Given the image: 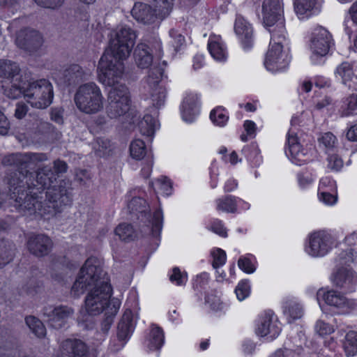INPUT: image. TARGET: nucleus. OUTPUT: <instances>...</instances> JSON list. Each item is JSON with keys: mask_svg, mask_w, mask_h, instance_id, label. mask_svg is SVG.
Listing matches in <instances>:
<instances>
[{"mask_svg": "<svg viewBox=\"0 0 357 357\" xmlns=\"http://www.w3.org/2000/svg\"><path fill=\"white\" fill-rule=\"evenodd\" d=\"M86 290L89 291L84 301L85 311L81 312L77 320L79 324L89 329L93 324L90 317L106 312L112 300L110 299L112 287L107 275L95 257H90L85 261L71 289L77 296Z\"/></svg>", "mask_w": 357, "mask_h": 357, "instance_id": "f257e3e1", "label": "nucleus"}, {"mask_svg": "<svg viewBox=\"0 0 357 357\" xmlns=\"http://www.w3.org/2000/svg\"><path fill=\"white\" fill-rule=\"evenodd\" d=\"M136 38L135 31L126 26L118 28L111 33L108 47L98 64V78L104 85H114L122 77L124 72L123 61L130 56Z\"/></svg>", "mask_w": 357, "mask_h": 357, "instance_id": "f03ea898", "label": "nucleus"}, {"mask_svg": "<svg viewBox=\"0 0 357 357\" xmlns=\"http://www.w3.org/2000/svg\"><path fill=\"white\" fill-rule=\"evenodd\" d=\"M15 171L8 172L6 181L9 188L10 204L23 215H32L40 210L42 202L39 200L37 192L30 191L33 181L31 171L16 167Z\"/></svg>", "mask_w": 357, "mask_h": 357, "instance_id": "7ed1b4c3", "label": "nucleus"}, {"mask_svg": "<svg viewBox=\"0 0 357 357\" xmlns=\"http://www.w3.org/2000/svg\"><path fill=\"white\" fill-rule=\"evenodd\" d=\"M130 213H135L138 219L144 220V224L140 227V231L144 236L151 235L153 237L160 236L162 227V213L160 209L156 210L153 215L146 212L149 206L145 199L141 197H133L128 204Z\"/></svg>", "mask_w": 357, "mask_h": 357, "instance_id": "20e7f679", "label": "nucleus"}, {"mask_svg": "<svg viewBox=\"0 0 357 357\" xmlns=\"http://www.w3.org/2000/svg\"><path fill=\"white\" fill-rule=\"evenodd\" d=\"M73 188L68 181L61 180L58 185L49 188L46 191L45 197L47 208L41 207L37 210L40 215L44 214L55 215L61 213L73 202Z\"/></svg>", "mask_w": 357, "mask_h": 357, "instance_id": "39448f33", "label": "nucleus"}, {"mask_svg": "<svg viewBox=\"0 0 357 357\" xmlns=\"http://www.w3.org/2000/svg\"><path fill=\"white\" fill-rule=\"evenodd\" d=\"M102 100L100 88L93 82L80 85L74 96L77 107L86 114H95L102 109Z\"/></svg>", "mask_w": 357, "mask_h": 357, "instance_id": "423d86ee", "label": "nucleus"}, {"mask_svg": "<svg viewBox=\"0 0 357 357\" xmlns=\"http://www.w3.org/2000/svg\"><path fill=\"white\" fill-rule=\"evenodd\" d=\"M25 96L32 107L45 109L52 102L54 93L51 83L45 79L33 80L28 75Z\"/></svg>", "mask_w": 357, "mask_h": 357, "instance_id": "0eeeda50", "label": "nucleus"}, {"mask_svg": "<svg viewBox=\"0 0 357 357\" xmlns=\"http://www.w3.org/2000/svg\"><path fill=\"white\" fill-rule=\"evenodd\" d=\"M271 32V47L268 50L264 61L266 69L276 72L284 69L288 65L287 54L283 51L282 42L284 40V33H278L275 30Z\"/></svg>", "mask_w": 357, "mask_h": 357, "instance_id": "6e6552de", "label": "nucleus"}, {"mask_svg": "<svg viewBox=\"0 0 357 357\" xmlns=\"http://www.w3.org/2000/svg\"><path fill=\"white\" fill-rule=\"evenodd\" d=\"M48 160L47 153H15L5 155L1 161L4 166L21 167L22 169H34L39 163Z\"/></svg>", "mask_w": 357, "mask_h": 357, "instance_id": "1a4fd4ad", "label": "nucleus"}, {"mask_svg": "<svg viewBox=\"0 0 357 357\" xmlns=\"http://www.w3.org/2000/svg\"><path fill=\"white\" fill-rule=\"evenodd\" d=\"M333 243L330 234L325 231H315L308 236L305 251L312 257H322L329 252Z\"/></svg>", "mask_w": 357, "mask_h": 357, "instance_id": "9d476101", "label": "nucleus"}, {"mask_svg": "<svg viewBox=\"0 0 357 357\" xmlns=\"http://www.w3.org/2000/svg\"><path fill=\"white\" fill-rule=\"evenodd\" d=\"M263 23L267 28L276 25L278 33H284L283 8L280 0H264L262 3Z\"/></svg>", "mask_w": 357, "mask_h": 357, "instance_id": "9b49d317", "label": "nucleus"}, {"mask_svg": "<svg viewBox=\"0 0 357 357\" xmlns=\"http://www.w3.org/2000/svg\"><path fill=\"white\" fill-rule=\"evenodd\" d=\"M15 43L19 48L31 54L40 50L43 38L38 31L26 28L17 33Z\"/></svg>", "mask_w": 357, "mask_h": 357, "instance_id": "f8f14e48", "label": "nucleus"}, {"mask_svg": "<svg viewBox=\"0 0 357 357\" xmlns=\"http://www.w3.org/2000/svg\"><path fill=\"white\" fill-rule=\"evenodd\" d=\"M74 313V310L67 305L56 307L47 306L43 310L45 321L53 328L60 329L63 327L67 319Z\"/></svg>", "mask_w": 357, "mask_h": 357, "instance_id": "ddd939ff", "label": "nucleus"}, {"mask_svg": "<svg viewBox=\"0 0 357 357\" xmlns=\"http://www.w3.org/2000/svg\"><path fill=\"white\" fill-rule=\"evenodd\" d=\"M331 281L337 288L349 289L357 284V273L350 266H335Z\"/></svg>", "mask_w": 357, "mask_h": 357, "instance_id": "4468645a", "label": "nucleus"}, {"mask_svg": "<svg viewBox=\"0 0 357 357\" xmlns=\"http://www.w3.org/2000/svg\"><path fill=\"white\" fill-rule=\"evenodd\" d=\"M33 181L31 184V191L36 189L41 193L45 189L52 188L51 185L56 181V174L50 166H43L37 169L36 172H31Z\"/></svg>", "mask_w": 357, "mask_h": 357, "instance_id": "2eb2a0df", "label": "nucleus"}, {"mask_svg": "<svg viewBox=\"0 0 357 357\" xmlns=\"http://www.w3.org/2000/svg\"><path fill=\"white\" fill-rule=\"evenodd\" d=\"M28 74L24 73V77H17L13 80H3L0 82V91L6 97L11 99L25 96L26 84Z\"/></svg>", "mask_w": 357, "mask_h": 357, "instance_id": "dca6fc26", "label": "nucleus"}, {"mask_svg": "<svg viewBox=\"0 0 357 357\" xmlns=\"http://www.w3.org/2000/svg\"><path fill=\"white\" fill-rule=\"evenodd\" d=\"M53 242L45 234H34L31 236L27 241V248L30 253L37 257L47 255L52 250Z\"/></svg>", "mask_w": 357, "mask_h": 357, "instance_id": "f3484780", "label": "nucleus"}, {"mask_svg": "<svg viewBox=\"0 0 357 357\" xmlns=\"http://www.w3.org/2000/svg\"><path fill=\"white\" fill-rule=\"evenodd\" d=\"M58 82L64 86H75L87 79V73L78 64L68 66L58 74Z\"/></svg>", "mask_w": 357, "mask_h": 357, "instance_id": "a211bd4d", "label": "nucleus"}, {"mask_svg": "<svg viewBox=\"0 0 357 357\" xmlns=\"http://www.w3.org/2000/svg\"><path fill=\"white\" fill-rule=\"evenodd\" d=\"M330 41L329 32L323 27H318L312 33L310 48L314 54L324 56L328 52Z\"/></svg>", "mask_w": 357, "mask_h": 357, "instance_id": "6ab92c4d", "label": "nucleus"}, {"mask_svg": "<svg viewBox=\"0 0 357 357\" xmlns=\"http://www.w3.org/2000/svg\"><path fill=\"white\" fill-rule=\"evenodd\" d=\"M134 330V322L132 312L130 310L127 309L117 326V337L122 342L118 347L115 344L111 347L114 351H118L125 344V341L130 337Z\"/></svg>", "mask_w": 357, "mask_h": 357, "instance_id": "aec40b11", "label": "nucleus"}, {"mask_svg": "<svg viewBox=\"0 0 357 357\" xmlns=\"http://www.w3.org/2000/svg\"><path fill=\"white\" fill-rule=\"evenodd\" d=\"M325 303L344 312H349L356 307L354 300L347 298L344 294L336 290H329L323 295Z\"/></svg>", "mask_w": 357, "mask_h": 357, "instance_id": "412c9836", "label": "nucleus"}, {"mask_svg": "<svg viewBox=\"0 0 357 357\" xmlns=\"http://www.w3.org/2000/svg\"><path fill=\"white\" fill-rule=\"evenodd\" d=\"M62 351L69 357H94L89 347L78 339H67L61 344Z\"/></svg>", "mask_w": 357, "mask_h": 357, "instance_id": "4be33fe9", "label": "nucleus"}, {"mask_svg": "<svg viewBox=\"0 0 357 357\" xmlns=\"http://www.w3.org/2000/svg\"><path fill=\"white\" fill-rule=\"evenodd\" d=\"M132 16L139 22L149 24L156 19V11L149 4L137 2L135 3L132 10Z\"/></svg>", "mask_w": 357, "mask_h": 357, "instance_id": "5701e85b", "label": "nucleus"}, {"mask_svg": "<svg viewBox=\"0 0 357 357\" xmlns=\"http://www.w3.org/2000/svg\"><path fill=\"white\" fill-rule=\"evenodd\" d=\"M133 56L135 64L141 69L149 68L153 60L151 48L144 43H139L134 50Z\"/></svg>", "mask_w": 357, "mask_h": 357, "instance_id": "b1692460", "label": "nucleus"}, {"mask_svg": "<svg viewBox=\"0 0 357 357\" xmlns=\"http://www.w3.org/2000/svg\"><path fill=\"white\" fill-rule=\"evenodd\" d=\"M119 81V79L118 80ZM115 83L109 91L107 96V102H125L130 104V92L128 88L125 84H117Z\"/></svg>", "mask_w": 357, "mask_h": 357, "instance_id": "393cba45", "label": "nucleus"}, {"mask_svg": "<svg viewBox=\"0 0 357 357\" xmlns=\"http://www.w3.org/2000/svg\"><path fill=\"white\" fill-rule=\"evenodd\" d=\"M148 347L150 350L159 351L165 342V335L162 328L152 324L148 336Z\"/></svg>", "mask_w": 357, "mask_h": 357, "instance_id": "a878e982", "label": "nucleus"}, {"mask_svg": "<svg viewBox=\"0 0 357 357\" xmlns=\"http://www.w3.org/2000/svg\"><path fill=\"white\" fill-rule=\"evenodd\" d=\"M197 97L194 95L186 96L182 105L183 119L187 122H192L198 112Z\"/></svg>", "mask_w": 357, "mask_h": 357, "instance_id": "bb28decb", "label": "nucleus"}, {"mask_svg": "<svg viewBox=\"0 0 357 357\" xmlns=\"http://www.w3.org/2000/svg\"><path fill=\"white\" fill-rule=\"evenodd\" d=\"M120 301L117 298H112L110 305L107 308V311L105 313V319L101 322L100 331L104 334H107L110 329V327L113 323L114 317L117 314L120 307Z\"/></svg>", "mask_w": 357, "mask_h": 357, "instance_id": "cd10ccee", "label": "nucleus"}, {"mask_svg": "<svg viewBox=\"0 0 357 357\" xmlns=\"http://www.w3.org/2000/svg\"><path fill=\"white\" fill-rule=\"evenodd\" d=\"M234 30L241 37L245 47L250 46V39L252 35V29L249 23L243 17H238L234 24Z\"/></svg>", "mask_w": 357, "mask_h": 357, "instance_id": "c85d7f7f", "label": "nucleus"}, {"mask_svg": "<svg viewBox=\"0 0 357 357\" xmlns=\"http://www.w3.org/2000/svg\"><path fill=\"white\" fill-rule=\"evenodd\" d=\"M0 77L10 81L17 77H24V74L20 73V68L16 63L10 61H0Z\"/></svg>", "mask_w": 357, "mask_h": 357, "instance_id": "c756f323", "label": "nucleus"}, {"mask_svg": "<svg viewBox=\"0 0 357 357\" xmlns=\"http://www.w3.org/2000/svg\"><path fill=\"white\" fill-rule=\"evenodd\" d=\"M15 250V245L13 242L6 239L0 240V268L13 260Z\"/></svg>", "mask_w": 357, "mask_h": 357, "instance_id": "7c9ffc66", "label": "nucleus"}, {"mask_svg": "<svg viewBox=\"0 0 357 357\" xmlns=\"http://www.w3.org/2000/svg\"><path fill=\"white\" fill-rule=\"evenodd\" d=\"M208 50L211 56L218 61H225L226 59V53L221 43L220 36H211L208 44Z\"/></svg>", "mask_w": 357, "mask_h": 357, "instance_id": "2f4dec72", "label": "nucleus"}, {"mask_svg": "<svg viewBox=\"0 0 357 357\" xmlns=\"http://www.w3.org/2000/svg\"><path fill=\"white\" fill-rule=\"evenodd\" d=\"M130 104L125 102H107L106 113L111 119H117L124 116L130 109Z\"/></svg>", "mask_w": 357, "mask_h": 357, "instance_id": "473e14b6", "label": "nucleus"}, {"mask_svg": "<svg viewBox=\"0 0 357 357\" xmlns=\"http://www.w3.org/2000/svg\"><path fill=\"white\" fill-rule=\"evenodd\" d=\"M288 150L289 155L297 162L305 160V154L296 136L289 135Z\"/></svg>", "mask_w": 357, "mask_h": 357, "instance_id": "72a5a7b5", "label": "nucleus"}, {"mask_svg": "<svg viewBox=\"0 0 357 357\" xmlns=\"http://www.w3.org/2000/svg\"><path fill=\"white\" fill-rule=\"evenodd\" d=\"M139 126L140 132L143 135L151 137L153 136L159 124L151 115L146 114L140 121Z\"/></svg>", "mask_w": 357, "mask_h": 357, "instance_id": "f704fd0d", "label": "nucleus"}, {"mask_svg": "<svg viewBox=\"0 0 357 357\" xmlns=\"http://www.w3.org/2000/svg\"><path fill=\"white\" fill-rule=\"evenodd\" d=\"M347 356H354L357 354V332L351 331L345 336L343 344Z\"/></svg>", "mask_w": 357, "mask_h": 357, "instance_id": "c9c22d12", "label": "nucleus"}, {"mask_svg": "<svg viewBox=\"0 0 357 357\" xmlns=\"http://www.w3.org/2000/svg\"><path fill=\"white\" fill-rule=\"evenodd\" d=\"M336 266H344L351 263H357V252L354 249L347 248L342 250L335 258Z\"/></svg>", "mask_w": 357, "mask_h": 357, "instance_id": "e433bc0d", "label": "nucleus"}, {"mask_svg": "<svg viewBox=\"0 0 357 357\" xmlns=\"http://www.w3.org/2000/svg\"><path fill=\"white\" fill-rule=\"evenodd\" d=\"M284 314L286 315L288 321L291 322L303 317V309L302 306L297 303H290L285 306Z\"/></svg>", "mask_w": 357, "mask_h": 357, "instance_id": "4c0bfd02", "label": "nucleus"}, {"mask_svg": "<svg viewBox=\"0 0 357 357\" xmlns=\"http://www.w3.org/2000/svg\"><path fill=\"white\" fill-rule=\"evenodd\" d=\"M26 324L31 331L38 337H43L46 334L44 324L38 319L29 316L25 319Z\"/></svg>", "mask_w": 357, "mask_h": 357, "instance_id": "58836bf2", "label": "nucleus"}, {"mask_svg": "<svg viewBox=\"0 0 357 357\" xmlns=\"http://www.w3.org/2000/svg\"><path fill=\"white\" fill-rule=\"evenodd\" d=\"M115 233L124 241H132L137 236L132 226L127 223L120 224L115 229Z\"/></svg>", "mask_w": 357, "mask_h": 357, "instance_id": "ea45409f", "label": "nucleus"}, {"mask_svg": "<svg viewBox=\"0 0 357 357\" xmlns=\"http://www.w3.org/2000/svg\"><path fill=\"white\" fill-rule=\"evenodd\" d=\"M316 4L315 0H295L294 8L297 15L309 16Z\"/></svg>", "mask_w": 357, "mask_h": 357, "instance_id": "a19ab883", "label": "nucleus"}, {"mask_svg": "<svg viewBox=\"0 0 357 357\" xmlns=\"http://www.w3.org/2000/svg\"><path fill=\"white\" fill-rule=\"evenodd\" d=\"M130 153L132 158L142 160L146 154V147L144 142L141 139L132 141L130 145Z\"/></svg>", "mask_w": 357, "mask_h": 357, "instance_id": "79ce46f5", "label": "nucleus"}, {"mask_svg": "<svg viewBox=\"0 0 357 357\" xmlns=\"http://www.w3.org/2000/svg\"><path fill=\"white\" fill-rule=\"evenodd\" d=\"M257 333L261 337L269 335L271 339H274L278 335L279 331L278 329H274L273 327L271 328V319L266 318L259 326L257 330Z\"/></svg>", "mask_w": 357, "mask_h": 357, "instance_id": "37998d69", "label": "nucleus"}, {"mask_svg": "<svg viewBox=\"0 0 357 357\" xmlns=\"http://www.w3.org/2000/svg\"><path fill=\"white\" fill-rule=\"evenodd\" d=\"M345 108L342 111L341 116H349L357 114V95L351 94L345 100Z\"/></svg>", "mask_w": 357, "mask_h": 357, "instance_id": "c03bdc74", "label": "nucleus"}, {"mask_svg": "<svg viewBox=\"0 0 357 357\" xmlns=\"http://www.w3.org/2000/svg\"><path fill=\"white\" fill-rule=\"evenodd\" d=\"M336 73L342 77L344 84H347V82L351 81L354 76L351 65L347 62H343L340 64L337 67Z\"/></svg>", "mask_w": 357, "mask_h": 357, "instance_id": "a18cd8bd", "label": "nucleus"}, {"mask_svg": "<svg viewBox=\"0 0 357 357\" xmlns=\"http://www.w3.org/2000/svg\"><path fill=\"white\" fill-rule=\"evenodd\" d=\"M164 70L159 66H153L149 71L147 82L151 88L159 86L158 84L162 79Z\"/></svg>", "mask_w": 357, "mask_h": 357, "instance_id": "49530a36", "label": "nucleus"}, {"mask_svg": "<svg viewBox=\"0 0 357 357\" xmlns=\"http://www.w3.org/2000/svg\"><path fill=\"white\" fill-rule=\"evenodd\" d=\"M218 209L227 213H235L236 211V199L231 196H227L224 199H218Z\"/></svg>", "mask_w": 357, "mask_h": 357, "instance_id": "de8ad7c7", "label": "nucleus"}, {"mask_svg": "<svg viewBox=\"0 0 357 357\" xmlns=\"http://www.w3.org/2000/svg\"><path fill=\"white\" fill-rule=\"evenodd\" d=\"M165 90L161 86L152 87L151 92V99L152 104L155 107H160L165 102Z\"/></svg>", "mask_w": 357, "mask_h": 357, "instance_id": "09e8293b", "label": "nucleus"}, {"mask_svg": "<svg viewBox=\"0 0 357 357\" xmlns=\"http://www.w3.org/2000/svg\"><path fill=\"white\" fill-rule=\"evenodd\" d=\"M220 107L213 109L210 114V119L215 125L224 126L228 121L229 116H226L222 112H220Z\"/></svg>", "mask_w": 357, "mask_h": 357, "instance_id": "8fccbe9b", "label": "nucleus"}, {"mask_svg": "<svg viewBox=\"0 0 357 357\" xmlns=\"http://www.w3.org/2000/svg\"><path fill=\"white\" fill-rule=\"evenodd\" d=\"M236 297L239 301H243L249 296L250 285L247 280H243L238 283L235 289Z\"/></svg>", "mask_w": 357, "mask_h": 357, "instance_id": "3c124183", "label": "nucleus"}, {"mask_svg": "<svg viewBox=\"0 0 357 357\" xmlns=\"http://www.w3.org/2000/svg\"><path fill=\"white\" fill-rule=\"evenodd\" d=\"M212 255L213 257L212 266L214 268H218L225 264L226 261V253L223 250L218 248L212 252Z\"/></svg>", "mask_w": 357, "mask_h": 357, "instance_id": "603ef678", "label": "nucleus"}, {"mask_svg": "<svg viewBox=\"0 0 357 357\" xmlns=\"http://www.w3.org/2000/svg\"><path fill=\"white\" fill-rule=\"evenodd\" d=\"M238 266L246 273L250 274L255 271L256 268L251 260L245 257H241L238 260Z\"/></svg>", "mask_w": 357, "mask_h": 357, "instance_id": "864d4df0", "label": "nucleus"}, {"mask_svg": "<svg viewBox=\"0 0 357 357\" xmlns=\"http://www.w3.org/2000/svg\"><path fill=\"white\" fill-rule=\"evenodd\" d=\"M328 167L333 171H340L343 167V160L336 154L329 155L328 158Z\"/></svg>", "mask_w": 357, "mask_h": 357, "instance_id": "5fc2aeb1", "label": "nucleus"}, {"mask_svg": "<svg viewBox=\"0 0 357 357\" xmlns=\"http://www.w3.org/2000/svg\"><path fill=\"white\" fill-rule=\"evenodd\" d=\"M187 277L185 272L181 273L178 267H174L172 269V274L169 276V280L172 282H176L177 285L184 284L183 279Z\"/></svg>", "mask_w": 357, "mask_h": 357, "instance_id": "6e6d98bb", "label": "nucleus"}, {"mask_svg": "<svg viewBox=\"0 0 357 357\" xmlns=\"http://www.w3.org/2000/svg\"><path fill=\"white\" fill-rule=\"evenodd\" d=\"M35 2L44 8L55 9L62 6L64 0H34Z\"/></svg>", "mask_w": 357, "mask_h": 357, "instance_id": "4d7b16f0", "label": "nucleus"}, {"mask_svg": "<svg viewBox=\"0 0 357 357\" xmlns=\"http://www.w3.org/2000/svg\"><path fill=\"white\" fill-rule=\"evenodd\" d=\"M157 183L160 185L162 190L167 195H169L172 190V183L167 176H162L157 179Z\"/></svg>", "mask_w": 357, "mask_h": 357, "instance_id": "13d9d810", "label": "nucleus"}, {"mask_svg": "<svg viewBox=\"0 0 357 357\" xmlns=\"http://www.w3.org/2000/svg\"><path fill=\"white\" fill-rule=\"evenodd\" d=\"M319 141L322 143L327 149H331L334 146L335 137L331 132H326L319 139Z\"/></svg>", "mask_w": 357, "mask_h": 357, "instance_id": "bf43d9fd", "label": "nucleus"}, {"mask_svg": "<svg viewBox=\"0 0 357 357\" xmlns=\"http://www.w3.org/2000/svg\"><path fill=\"white\" fill-rule=\"evenodd\" d=\"M316 331L320 335H325L327 334L331 333L333 332V328L328 324L322 321H318L315 326Z\"/></svg>", "mask_w": 357, "mask_h": 357, "instance_id": "052dcab7", "label": "nucleus"}, {"mask_svg": "<svg viewBox=\"0 0 357 357\" xmlns=\"http://www.w3.org/2000/svg\"><path fill=\"white\" fill-rule=\"evenodd\" d=\"M54 172L56 174V178L59 174H63L67 172L68 165L63 160L57 159L53 162Z\"/></svg>", "mask_w": 357, "mask_h": 357, "instance_id": "680f3d73", "label": "nucleus"}, {"mask_svg": "<svg viewBox=\"0 0 357 357\" xmlns=\"http://www.w3.org/2000/svg\"><path fill=\"white\" fill-rule=\"evenodd\" d=\"M10 129V122L5 114L0 110V134L6 135Z\"/></svg>", "mask_w": 357, "mask_h": 357, "instance_id": "e2e57ef3", "label": "nucleus"}, {"mask_svg": "<svg viewBox=\"0 0 357 357\" xmlns=\"http://www.w3.org/2000/svg\"><path fill=\"white\" fill-rule=\"evenodd\" d=\"M211 229L213 232L220 235V236L226 237L227 236V229L224 227L220 221L214 222L212 224Z\"/></svg>", "mask_w": 357, "mask_h": 357, "instance_id": "0e129e2a", "label": "nucleus"}, {"mask_svg": "<svg viewBox=\"0 0 357 357\" xmlns=\"http://www.w3.org/2000/svg\"><path fill=\"white\" fill-rule=\"evenodd\" d=\"M319 199L328 205H333L337 202V197L326 192H322L319 194Z\"/></svg>", "mask_w": 357, "mask_h": 357, "instance_id": "69168bd1", "label": "nucleus"}, {"mask_svg": "<svg viewBox=\"0 0 357 357\" xmlns=\"http://www.w3.org/2000/svg\"><path fill=\"white\" fill-rule=\"evenodd\" d=\"M28 112V107L24 102H18L15 111V116L18 119H22L25 116Z\"/></svg>", "mask_w": 357, "mask_h": 357, "instance_id": "338daca9", "label": "nucleus"}, {"mask_svg": "<svg viewBox=\"0 0 357 357\" xmlns=\"http://www.w3.org/2000/svg\"><path fill=\"white\" fill-rule=\"evenodd\" d=\"M110 146V142L107 139L102 138H98L94 146V149L96 151L103 152Z\"/></svg>", "mask_w": 357, "mask_h": 357, "instance_id": "774afa93", "label": "nucleus"}]
</instances>
